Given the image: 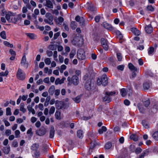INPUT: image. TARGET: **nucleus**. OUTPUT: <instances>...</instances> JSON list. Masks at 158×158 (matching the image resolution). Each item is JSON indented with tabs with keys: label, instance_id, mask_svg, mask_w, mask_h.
<instances>
[{
	"label": "nucleus",
	"instance_id": "nucleus-1",
	"mask_svg": "<svg viewBox=\"0 0 158 158\" xmlns=\"http://www.w3.org/2000/svg\"><path fill=\"white\" fill-rule=\"evenodd\" d=\"M108 83L107 77L105 74L102 75L97 80V84L99 85H102L103 86H105L107 85Z\"/></svg>",
	"mask_w": 158,
	"mask_h": 158
},
{
	"label": "nucleus",
	"instance_id": "nucleus-2",
	"mask_svg": "<svg viewBox=\"0 0 158 158\" xmlns=\"http://www.w3.org/2000/svg\"><path fill=\"white\" fill-rule=\"evenodd\" d=\"M45 16L47 19H44V22L50 25L53 24V17L52 15L50 13L48 12L46 14Z\"/></svg>",
	"mask_w": 158,
	"mask_h": 158
},
{
	"label": "nucleus",
	"instance_id": "nucleus-3",
	"mask_svg": "<svg viewBox=\"0 0 158 158\" xmlns=\"http://www.w3.org/2000/svg\"><path fill=\"white\" fill-rule=\"evenodd\" d=\"M77 55L78 59L80 60H83L85 58V51L82 49H80L78 50Z\"/></svg>",
	"mask_w": 158,
	"mask_h": 158
},
{
	"label": "nucleus",
	"instance_id": "nucleus-4",
	"mask_svg": "<svg viewBox=\"0 0 158 158\" xmlns=\"http://www.w3.org/2000/svg\"><path fill=\"white\" fill-rule=\"evenodd\" d=\"M16 75L17 78L21 80H23L25 78V73L20 68L18 69Z\"/></svg>",
	"mask_w": 158,
	"mask_h": 158
},
{
	"label": "nucleus",
	"instance_id": "nucleus-5",
	"mask_svg": "<svg viewBox=\"0 0 158 158\" xmlns=\"http://www.w3.org/2000/svg\"><path fill=\"white\" fill-rule=\"evenodd\" d=\"M2 11L3 14H5V18L9 22L10 19L12 18V16L14 15V13L11 12H6L4 10H2Z\"/></svg>",
	"mask_w": 158,
	"mask_h": 158
},
{
	"label": "nucleus",
	"instance_id": "nucleus-6",
	"mask_svg": "<svg viewBox=\"0 0 158 158\" xmlns=\"http://www.w3.org/2000/svg\"><path fill=\"white\" fill-rule=\"evenodd\" d=\"M101 40V44L104 49L106 51L109 48V46L107 40L104 38H102Z\"/></svg>",
	"mask_w": 158,
	"mask_h": 158
},
{
	"label": "nucleus",
	"instance_id": "nucleus-7",
	"mask_svg": "<svg viewBox=\"0 0 158 158\" xmlns=\"http://www.w3.org/2000/svg\"><path fill=\"white\" fill-rule=\"evenodd\" d=\"M45 3L43 4V5L48 8L53 9V5L52 2L50 0H45Z\"/></svg>",
	"mask_w": 158,
	"mask_h": 158
},
{
	"label": "nucleus",
	"instance_id": "nucleus-8",
	"mask_svg": "<svg viewBox=\"0 0 158 158\" xmlns=\"http://www.w3.org/2000/svg\"><path fill=\"white\" fill-rule=\"evenodd\" d=\"M21 63L24 67L27 68L28 66V63L27 62V59L26 56L24 55L22 57Z\"/></svg>",
	"mask_w": 158,
	"mask_h": 158
},
{
	"label": "nucleus",
	"instance_id": "nucleus-9",
	"mask_svg": "<svg viewBox=\"0 0 158 158\" xmlns=\"http://www.w3.org/2000/svg\"><path fill=\"white\" fill-rule=\"evenodd\" d=\"M72 83L74 85H77L79 82V80L78 77L76 75H74L72 77Z\"/></svg>",
	"mask_w": 158,
	"mask_h": 158
},
{
	"label": "nucleus",
	"instance_id": "nucleus-10",
	"mask_svg": "<svg viewBox=\"0 0 158 158\" xmlns=\"http://www.w3.org/2000/svg\"><path fill=\"white\" fill-rule=\"evenodd\" d=\"M91 81V79H89L88 80V82H86L85 84V88L89 91L91 90L92 89Z\"/></svg>",
	"mask_w": 158,
	"mask_h": 158
},
{
	"label": "nucleus",
	"instance_id": "nucleus-11",
	"mask_svg": "<svg viewBox=\"0 0 158 158\" xmlns=\"http://www.w3.org/2000/svg\"><path fill=\"white\" fill-rule=\"evenodd\" d=\"M46 133V130L44 128L36 131V134L39 136L43 135L45 134Z\"/></svg>",
	"mask_w": 158,
	"mask_h": 158
},
{
	"label": "nucleus",
	"instance_id": "nucleus-12",
	"mask_svg": "<svg viewBox=\"0 0 158 158\" xmlns=\"http://www.w3.org/2000/svg\"><path fill=\"white\" fill-rule=\"evenodd\" d=\"M63 105V102H62L56 101L55 103V106L58 110L62 109V106Z\"/></svg>",
	"mask_w": 158,
	"mask_h": 158
},
{
	"label": "nucleus",
	"instance_id": "nucleus-13",
	"mask_svg": "<svg viewBox=\"0 0 158 158\" xmlns=\"http://www.w3.org/2000/svg\"><path fill=\"white\" fill-rule=\"evenodd\" d=\"M145 30L146 32L148 34L151 33L153 30L151 24L146 26L145 27Z\"/></svg>",
	"mask_w": 158,
	"mask_h": 158
},
{
	"label": "nucleus",
	"instance_id": "nucleus-14",
	"mask_svg": "<svg viewBox=\"0 0 158 158\" xmlns=\"http://www.w3.org/2000/svg\"><path fill=\"white\" fill-rule=\"evenodd\" d=\"M103 100L106 103H108L111 101V98L105 94V96L103 98Z\"/></svg>",
	"mask_w": 158,
	"mask_h": 158
},
{
	"label": "nucleus",
	"instance_id": "nucleus-15",
	"mask_svg": "<svg viewBox=\"0 0 158 158\" xmlns=\"http://www.w3.org/2000/svg\"><path fill=\"white\" fill-rule=\"evenodd\" d=\"M75 20L81 24H83L84 22V19L83 17H80L79 16H77L75 18Z\"/></svg>",
	"mask_w": 158,
	"mask_h": 158
},
{
	"label": "nucleus",
	"instance_id": "nucleus-16",
	"mask_svg": "<svg viewBox=\"0 0 158 158\" xmlns=\"http://www.w3.org/2000/svg\"><path fill=\"white\" fill-rule=\"evenodd\" d=\"M65 79V78L64 77H63L61 79H60L59 78H57L55 81V84L56 85L61 84L64 82V81Z\"/></svg>",
	"mask_w": 158,
	"mask_h": 158
},
{
	"label": "nucleus",
	"instance_id": "nucleus-17",
	"mask_svg": "<svg viewBox=\"0 0 158 158\" xmlns=\"http://www.w3.org/2000/svg\"><path fill=\"white\" fill-rule=\"evenodd\" d=\"M39 144L38 143H34L31 146V149L33 151H37L39 148Z\"/></svg>",
	"mask_w": 158,
	"mask_h": 158
},
{
	"label": "nucleus",
	"instance_id": "nucleus-18",
	"mask_svg": "<svg viewBox=\"0 0 158 158\" xmlns=\"http://www.w3.org/2000/svg\"><path fill=\"white\" fill-rule=\"evenodd\" d=\"M55 86L53 85H52L48 90V92L51 95H52L54 93V91L55 90Z\"/></svg>",
	"mask_w": 158,
	"mask_h": 158
},
{
	"label": "nucleus",
	"instance_id": "nucleus-19",
	"mask_svg": "<svg viewBox=\"0 0 158 158\" xmlns=\"http://www.w3.org/2000/svg\"><path fill=\"white\" fill-rule=\"evenodd\" d=\"M131 31L135 35H139L140 34V32L136 28H132Z\"/></svg>",
	"mask_w": 158,
	"mask_h": 158
},
{
	"label": "nucleus",
	"instance_id": "nucleus-20",
	"mask_svg": "<svg viewBox=\"0 0 158 158\" xmlns=\"http://www.w3.org/2000/svg\"><path fill=\"white\" fill-rule=\"evenodd\" d=\"M149 154V151L148 149L145 150L140 155L138 158H143L145 155H148Z\"/></svg>",
	"mask_w": 158,
	"mask_h": 158
},
{
	"label": "nucleus",
	"instance_id": "nucleus-21",
	"mask_svg": "<svg viewBox=\"0 0 158 158\" xmlns=\"http://www.w3.org/2000/svg\"><path fill=\"white\" fill-rule=\"evenodd\" d=\"M128 67L129 69L134 72L137 71V69L132 64L129 63L128 64Z\"/></svg>",
	"mask_w": 158,
	"mask_h": 158
},
{
	"label": "nucleus",
	"instance_id": "nucleus-22",
	"mask_svg": "<svg viewBox=\"0 0 158 158\" xmlns=\"http://www.w3.org/2000/svg\"><path fill=\"white\" fill-rule=\"evenodd\" d=\"M55 134V130L53 127H51L50 131V137L52 138L53 137Z\"/></svg>",
	"mask_w": 158,
	"mask_h": 158
},
{
	"label": "nucleus",
	"instance_id": "nucleus-23",
	"mask_svg": "<svg viewBox=\"0 0 158 158\" xmlns=\"http://www.w3.org/2000/svg\"><path fill=\"white\" fill-rule=\"evenodd\" d=\"M3 152L6 154H7L10 151V147H4L2 150Z\"/></svg>",
	"mask_w": 158,
	"mask_h": 158
},
{
	"label": "nucleus",
	"instance_id": "nucleus-24",
	"mask_svg": "<svg viewBox=\"0 0 158 158\" xmlns=\"http://www.w3.org/2000/svg\"><path fill=\"white\" fill-rule=\"evenodd\" d=\"M107 130V129L105 126H102L101 128L98 130V133L100 134H102L103 132H106Z\"/></svg>",
	"mask_w": 158,
	"mask_h": 158
},
{
	"label": "nucleus",
	"instance_id": "nucleus-25",
	"mask_svg": "<svg viewBox=\"0 0 158 158\" xmlns=\"http://www.w3.org/2000/svg\"><path fill=\"white\" fill-rule=\"evenodd\" d=\"M27 35L31 39H35L36 38V36L33 33H27Z\"/></svg>",
	"mask_w": 158,
	"mask_h": 158
},
{
	"label": "nucleus",
	"instance_id": "nucleus-26",
	"mask_svg": "<svg viewBox=\"0 0 158 158\" xmlns=\"http://www.w3.org/2000/svg\"><path fill=\"white\" fill-rule=\"evenodd\" d=\"M20 110L22 111L23 113L26 111V110L24 108V103H21L20 105Z\"/></svg>",
	"mask_w": 158,
	"mask_h": 158
},
{
	"label": "nucleus",
	"instance_id": "nucleus-27",
	"mask_svg": "<svg viewBox=\"0 0 158 158\" xmlns=\"http://www.w3.org/2000/svg\"><path fill=\"white\" fill-rule=\"evenodd\" d=\"M142 124L143 126L145 128H148L149 127V124L147 121L145 120H143Z\"/></svg>",
	"mask_w": 158,
	"mask_h": 158
},
{
	"label": "nucleus",
	"instance_id": "nucleus-28",
	"mask_svg": "<svg viewBox=\"0 0 158 158\" xmlns=\"http://www.w3.org/2000/svg\"><path fill=\"white\" fill-rule=\"evenodd\" d=\"M102 25L104 28L107 29H110L111 28V26L106 22H103Z\"/></svg>",
	"mask_w": 158,
	"mask_h": 158
},
{
	"label": "nucleus",
	"instance_id": "nucleus-29",
	"mask_svg": "<svg viewBox=\"0 0 158 158\" xmlns=\"http://www.w3.org/2000/svg\"><path fill=\"white\" fill-rule=\"evenodd\" d=\"M130 138L133 140L135 141H136L138 140V136L135 134H132L130 136Z\"/></svg>",
	"mask_w": 158,
	"mask_h": 158
},
{
	"label": "nucleus",
	"instance_id": "nucleus-30",
	"mask_svg": "<svg viewBox=\"0 0 158 158\" xmlns=\"http://www.w3.org/2000/svg\"><path fill=\"white\" fill-rule=\"evenodd\" d=\"M55 116L56 118L58 120L61 119L60 112L56 111L55 113Z\"/></svg>",
	"mask_w": 158,
	"mask_h": 158
},
{
	"label": "nucleus",
	"instance_id": "nucleus-31",
	"mask_svg": "<svg viewBox=\"0 0 158 158\" xmlns=\"http://www.w3.org/2000/svg\"><path fill=\"white\" fill-rule=\"evenodd\" d=\"M70 27L72 29L74 30L77 27L75 22L72 21L71 23Z\"/></svg>",
	"mask_w": 158,
	"mask_h": 158
},
{
	"label": "nucleus",
	"instance_id": "nucleus-32",
	"mask_svg": "<svg viewBox=\"0 0 158 158\" xmlns=\"http://www.w3.org/2000/svg\"><path fill=\"white\" fill-rule=\"evenodd\" d=\"M151 85V83H149L146 82H145L143 84V86L144 89H148L149 88Z\"/></svg>",
	"mask_w": 158,
	"mask_h": 158
},
{
	"label": "nucleus",
	"instance_id": "nucleus-33",
	"mask_svg": "<svg viewBox=\"0 0 158 158\" xmlns=\"http://www.w3.org/2000/svg\"><path fill=\"white\" fill-rule=\"evenodd\" d=\"M0 36L1 37L4 39H6V32L5 31H2L0 33Z\"/></svg>",
	"mask_w": 158,
	"mask_h": 158
},
{
	"label": "nucleus",
	"instance_id": "nucleus-34",
	"mask_svg": "<svg viewBox=\"0 0 158 158\" xmlns=\"http://www.w3.org/2000/svg\"><path fill=\"white\" fill-rule=\"evenodd\" d=\"M77 136L79 138H81L83 136V131L81 130H79L77 132Z\"/></svg>",
	"mask_w": 158,
	"mask_h": 158
},
{
	"label": "nucleus",
	"instance_id": "nucleus-35",
	"mask_svg": "<svg viewBox=\"0 0 158 158\" xmlns=\"http://www.w3.org/2000/svg\"><path fill=\"white\" fill-rule=\"evenodd\" d=\"M81 97L80 96H77L76 98H73V99L75 102L78 103L80 102Z\"/></svg>",
	"mask_w": 158,
	"mask_h": 158
},
{
	"label": "nucleus",
	"instance_id": "nucleus-36",
	"mask_svg": "<svg viewBox=\"0 0 158 158\" xmlns=\"http://www.w3.org/2000/svg\"><path fill=\"white\" fill-rule=\"evenodd\" d=\"M138 107L141 113H144L145 112L144 109L142 106L140 104H138Z\"/></svg>",
	"mask_w": 158,
	"mask_h": 158
},
{
	"label": "nucleus",
	"instance_id": "nucleus-37",
	"mask_svg": "<svg viewBox=\"0 0 158 158\" xmlns=\"http://www.w3.org/2000/svg\"><path fill=\"white\" fill-rule=\"evenodd\" d=\"M76 54V51L75 50H72L69 54V57L70 59L73 58Z\"/></svg>",
	"mask_w": 158,
	"mask_h": 158
},
{
	"label": "nucleus",
	"instance_id": "nucleus-38",
	"mask_svg": "<svg viewBox=\"0 0 158 158\" xmlns=\"http://www.w3.org/2000/svg\"><path fill=\"white\" fill-rule=\"evenodd\" d=\"M120 92L123 97H125L127 95V92L125 89L123 88L121 89Z\"/></svg>",
	"mask_w": 158,
	"mask_h": 158
},
{
	"label": "nucleus",
	"instance_id": "nucleus-39",
	"mask_svg": "<svg viewBox=\"0 0 158 158\" xmlns=\"http://www.w3.org/2000/svg\"><path fill=\"white\" fill-rule=\"evenodd\" d=\"M112 145V143L111 142H108L105 144V148L107 149H109L111 148Z\"/></svg>",
	"mask_w": 158,
	"mask_h": 158
},
{
	"label": "nucleus",
	"instance_id": "nucleus-40",
	"mask_svg": "<svg viewBox=\"0 0 158 158\" xmlns=\"http://www.w3.org/2000/svg\"><path fill=\"white\" fill-rule=\"evenodd\" d=\"M8 71L6 70L5 72H2L0 73V75L2 77L7 76L8 74Z\"/></svg>",
	"mask_w": 158,
	"mask_h": 158
},
{
	"label": "nucleus",
	"instance_id": "nucleus-41",
	"mask_svg": "<svg viewBox=\"0 0 158 158\" xmlns=\"http://www.w3.org/2000/svg\"><path fill=\"white\" fill-rule=\"evenodd\" d=\"M153 137L156 140H158V131L155 132L152 135Z\"/></svg>",
	"mask_w": 158,
	"mask_h": 158
},
{
	"label": "nucleus",
	"instance_id": "nucleus-42",
	"mask_svg": "<svg viewBox=\"0 0 158 158\" xmlns=\"http://www.w3.org/2000/svg\"><path fill=\"white\" fill-rule=\"evenodd\" d=\"M55 111V108L54 106H52L49 110V114L50 115L54 113Z\"/></svg>",
	"mask_w": 158,
	"mask_h": 158
},
{
	"label": "nucleus",
	"instance_id": "nucleus-43",
	"mask_svg": "<svg viewBox=\"0 0 158 158\" xmlns=\"http://www.w3.org/2000/svg\"><path fill=\"white\" fill-rule=\"evenodd\" d=\"M146 10L148 11H153L154 10V8L152 5L148 6L146 8Z\"/></svg>",
	"mask_w": 158,
	"mask_h": 158
},
{
	"label": "nucleus",
	"instance_id": "nucleus-44",
	"mask_svg": "<svg viewBox=\"0 0 158 158\" xmlns=\"http://www.w3.org/2000/svg\"><path fill=\"white\" fill-rule=\"evenodd\" d=\"M154 48L153 47H151L149 48L148 50V53L149 54H151L154 51Z\"/></svg>",
	"mask_w": 158,
	"mask_h": 158
},
{
	"label": "nucleus",
	"instance_id": "nucleus-45",
	"mask_svg": "<svg viewBox=\"0 0 158 158\" xmlns=\"http://www.w3.org/2000/svg\"><path fill=\"white\" fill-rule=\"evenodd\" d=\"M44 62L46 64L49 65L51 63L50 58H46L44 60Z\"/></svg>",
	"mask_w": 158,
	"mask_h": 158
},
{
	"label": "nucleus",
	"instance_id": "nucleus-46",
	"mask_svg": "<svg viewBox=\"0 0 158 158\" xmlns=\"http://www.w3.org/2000/svg\"><path fill=\"white\" fill-rule=\"evenodd\" d=\"M116 94V92L115 91H111V92H108L107 91L106 92V94L109 95L110 97V96H112L114 95L115 94Z\"/></svg>",
	"mask_w": 158,
	"mask_h": 158
},
{
	"label": "nucleus",
	"instance_id": "nucleus-47",
	"mask_svg": "<svg viewBox=\"0 0 158 158\" xmlns=\"http://www.w3.org/2000/svg\"><path fill=\"white\" fill-rule=\"evenodd\" d=\"M11 114L10 108V107H7L6 109V115H10Z\"/></svg>",
	"mask_w": 158,
	"mask_h": 158
},
{
	"label": "nucleus",
	"instance_id": "nucleus-48",
	"mask_svg": "<svg viewBox=\"0 0 158 158\" xmlns=\"http://www.w3.org/2000/svg\"><path fill=\"white\" fill-rule=\"evenodd\" d=\"M88 9L91 11H93L94 10L95 8L92 4H90L88 6Z\"/></svg>",
	"mask_w": 158,
	"mask_h": 158
},
{
	"label": "nucleus",
	"instance_id": "nucleus-49",
	"mask_svg": "<svg viewBox=\"0 0 158 158\" xmlns=\"http://www.w3.org/2000/svg\"><path fill=\"white\" fill-rule=\"evenodd\" d=\"M20 132L19 130H16L15 131V136L16 138H18L20 137Z\"/></svg>",
	"mask_w": 158,
	"mask_h": 158
},
{
	"label": "nucleus",
	"instance_id": "nucleus-50",
	"mask_svg": "<svg viewBox=\"0 0 158 158\" xmlns=\"http://www.w3.org/2000/svg\"><path fill=\"white\" fill-rule=\"evenodd\" d=\"M53 56L54 60L56 61H57L58 60L57 59V52L56 51H55L54 52Z\"/></svg>",
	"mask_w": 158,
	"mask_h": 158
},
{
	"label": "nucleus",
	"instance_id": "nucleus-51",
	"mask_svg": "<svg viewBox=\"0 0 158 158\" xmlns=\"http://www.w3.org/2000/svg\"><path fill=\"white\" fill-rule=\"evenodd\" d=\"M40 156V153L39 151H36L34 153V155L33 156L34 157V156L35 158H37L38 157Z\"/></svg>",
	"mask_w": 158,
	"mask_h": 158
},
{
	"label": "nucleus",
	"instance_id": "nucleus-52",
	"mask_svg": "<svg viewBox=\"0 0 158 158\" xmlns=\"http://www.w3.org/2000/svg\"><path fill=\"white\" fill-rule=\"evenodd\" d=\"M54 94L56 96H58L60 93V90L59 89H57L56 90H55L54 91Z\"/></svg>",
	"mask_w": 158,
	"mask_h": 158
},
{
	"label": "nucleus",
	"instance_id": "nucleus-53",
	"mask_svg": "<svg viewBox=\"0 0 158 158\" xmlns=\"http://www.w3.org/2000/svg\"><path fill=\"white\" fill-rule=\"evenodd\" d=\"M12 145L14 148H16L18 146V143L17 141L14 140L12 142Z\"/></svg>",
	"mask_w": 158,
	"mask_h": 158
},
{
	"label": "nucleus",
	"instance_id": "nucleus-54",
	"mask_svg": "<svg viewBox=\"0 0 158 158\" xmlns=\"http://www.w3.org/2000/svg\"><path fill=\"white\" fill-rule=\"evenodd\" d=\"M117 56L118 60L119 61H121L122 59V56L121 54L120 53H117Z\"/></svg>",
	"mask_w": 158,
	"mask_h": 158
},
{
	"label": "nucleus",
	"instance_id": "nucleus-55",
	"mask_svg": "<svg viewBox=\"0 0 158 158\" xmlns=\"http://www.w3.org/2000/svg\"><path fill=\"white\" fill-rule=\"evenodd\" d=\"M150 103V102L149 100H147L146 101H145L144 102V105L145 106V107H148Z\"/></svg>",
	"mask_w": 158,
	"mask_h": 158
},
{
	"label": "nucleus",
	"instance_id": "nucleus-56",
	"mask_svg": "<svg viewBox=\"0 0 158 158\" xmlns=\"http://www.w3.org/2000/svg\"><path fill=\"white\" fill-rule=\"evenodd\" d=\"M46 53L49 57L52 56L53 55L52 52L51 51L47 50L46 51Z\"/></svg>",
	"mask_w": 158,
	"mask_h": 158
},
{
	"label": "nucleus",
	"instance_id": "nucleus-57",
	"mask_svg": "<svg viewBox=\"0 0 158 158\" xmlns=\"http://www.w3.org/2000/svg\"><path fill=\"white\" fill-rule=\"evenodd\" d=\"M60 33L59 32H57L54 34L53 39L54 40H56L58 36L60 35Z\"/></svg>",
	"mask_w": 158,
	"mask_h": 158
},
{
	"label": "nucleus",
	"instance_id": "nucleus-58",
	"mask_svg": "<svg viewBox=\"0 0 158 158\" xmlns=\"http://www.w3.org/2000/svg\"><path fill=\"white\" fill-rule=\"evenodd\" d=\"M142 151V149L140 148H137L135 150V153L136 154H139Z\"/></svg>",
	"mask_w": 158,
	"mask_h": 158
},
{
	"label": "nucleus",
	"instance_id": "nucleus-59",
	"mask_svg": "<svg viewBox=\"0 0 158 158\" xmlns=\"http://www.w3.org/2000/svg\"><path fill=\"white\" fill-rule=\"evenodd\" d=\"M117 68L118 70L123 71L124 68V66L123 65H120L117 66Z\"/></svg>",
	"mask_w": 158,
	"mask_h": 158
},
{
	"label": "nucleus",
	"instance_id": "nucleus-60",
	"mask_svg": "<svg viewBox=\"0 0 158 158\" xmlns=\"http://www.w3.org/2000/svg\"><path fill=\"white\" fill-rule=\"evenodd\" d=\"M43 81H44V82L46 83H47V84L49 83V78L48 77H47L45 78L44 79Z\"/></svg>",
	"mask_w": 158,
	"mask_h": 158
},
{
	"label": "nucleus",
	"instance_id": "nucleus-61",
	"mask_svg": "<svg viewBox=\"0 0 158 158\" xmlns=\"http://www.w3.org/2000/svg\"><path fill=\"white\" fill-rule=\"evenodd\" d=\"M52 13L53 14H55L56 15H57L59 14V11L57 10H52Z\"/></svg>",
	"mask_w": 158,
	"mask_h": 158
},
{
	"label": "nucleus",
	"instance_id": "nucleus-62",
	"mask_svg": "<svg viewBox=\"0 0 158 158\" xmlns=\"http://www.w3.org/2000/svg\"><path fill=\"white\" fill-rule=\"evenodd\" d=\"M37 121V118L34 117H32L31 119V121L33 123H34Z\"/></svg>",
	"mask_w": 158,
	"mask_h": 158
},
{
	"label": "nucleus",
	"instance_id": "nucleus-63",
	"mask_svg": "<svg viewBox=\"0 0 158 158\" xmlns=\"http://www.w3.org/2000/svg\"><path fill=\"white\" fill-rule=\"evenodd\" d=\"M130 149L131 151L132 152H134L135 150V146L133 145H131L130 146Z\"/></svg>",
	"mask_w": 158,
	"mask_h": 158
},
{
	"label": "nucleus",
	"instance_id": "nucleus-64",
	"mask_svg": "<svg viewBox=\"0 0 158 158\" xmlns=\"http://www.w3.org/2000/svg\"><path fill=\"white\" fill-rule=\"evenodd\" d=\"M9 52L11 55L13 56H15L16 55V53L12 49H10V50Z\"/></svg>",
	"mask_w": 158,
	"mask_h": 158
}]
</instances>
